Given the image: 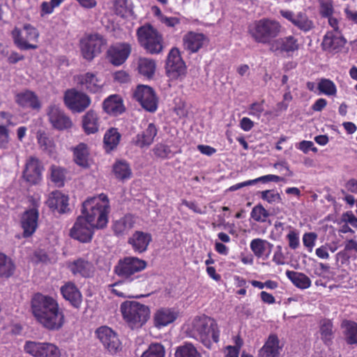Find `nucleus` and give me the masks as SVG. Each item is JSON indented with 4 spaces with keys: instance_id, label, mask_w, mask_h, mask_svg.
<instances>
[{
    "instance_id": "obj_1",
    "label": "nucleus",
    "mask_w": 357,
    "mask_h": 357,
    "mask_svg": "<svg viewBox=\"0 0 357 357\" xmlns=\"http://www.w3.org/2000/svg\"><path fill=\"white\" fill-rule=\"evenodd\" d=\"M31 303L33 315L45 328L55 331L63 327L64 314L54 298L37 293Z\"/></svg>"
},
{
    "instance_id": "obj_2",
    "label": "nucleus",
    "mask_w": 357,
    "mask_h": 357,
    "mask_svg": "<svg viewBox=\"0 0 357 357\" xmlns=\"http://www.w3.org/2000/svg\"><path fill=\"white\" fill-rule=\"evenodd\" d=\"M82 213L84 218L96 229L104 228L108 222L109 204L107 196L100 194L98 197L87 199L82 204Z\"/></svg>"
},
{
    "instance_id": "obj_3",
    "label": "nucleus",
    "mask_w": 357,
    "mask_h": 357,
    "mask_svg": "<svg viewBox=\"0 0 357 357\" xmlns=\"http://www.w3.org/2000/svg\"><path fill=\"white\" fill-rule=\"evenodd\" d=\"M192 337L211 349L213 343L219 342L220 330L216 321L202 315L194 319L191 329Z\"/></svg>"
},
{
    "instance_id": "obj_4",
    "label": "nucleus",
    "mask_w": 357,
    "mask_h": 357,
    "mask_svg": "<svg viewBox=\"0 0 357 357\" xmlns=\"http://www.w3.org/2000/svg\"><path fill=\"white\" fill-rule=\"evenodd\" d=\"M282 24L275 20L262 18L255 20L248 26V33L257 43L270 44L281 33Z\"/></svg>"
},
{
    "instance_id": "obj_5",
    "label": "nucleus",
    "mask_w": 357,
    "mask_h": 357,
    "mask_svg": "<svg viewBox=\"0 0 357 357\" xmlns=\"http://www.w3.org/2000/svg\"><path fill=\"white\" fill-rule=\"evenodd\" d=\"M147 266V262L136 257H125L120 259L114 267V273L121 279L130 283L138 280L144 281L146 276L139 273Z\"/></svg>"
},
{
    "instance_id": "obj_6",
    "label": "nucleus",
    "mask_w": 357,
    "mask_h": 357,
    "mask_svg": "<svg viewBox=\"0 0 357 357\" xmlns=\"http://www.w3.org/2000/svg\"><path fill=\"white\" fill-rule=\"evenodd\" d=\"M121 312L132 329L141 328L150 317L149 307L137 301L123 302L121 305Z\"/></svg>"
},
{
    "instance_id": "obj_7",
    "label": "nucleus",
    "mask_w": 357,
    "mask_h": 357,
    "mask_svg": "<svg viewBox=\"0 0 357 357\" xmlns=\"http://www.w3.org/2000/svg\"><path fill=\"white\" fill-rule=\"evenodd\" d=\"M138 41L146 52L151 54L162 52V36L153 26L146 24L137 30Z\"/></svg>"
},
{
    "instance_id": "obj_8",
    "label": "nucleus",
    "mask_w": 357,
    "mask_h": 357,
    "mask_svg": "<svg viewBox=\"0 0 357 357\" xmlns=\"http://www.w3.org/2000/svg\"><path fill=\"white\" fill-rule=\"evenodd\" d=\"M11 36L14 44L20 50H36L39 32L30 24H24L22 29L15 27Z\"/></svg>"
},
{
    "instance_id": "obj_9",
    "label": "nucleus",
    "mask_w": 357,
    "mask_h": 357,
    "mask_svg": "<svg viewBox=\"0 0 357 357\" xmlns=\"http://www.w3.org/2000/svg\"><path fill=\"white\" fill-rule=\"evenodd\" d=\"M106 44V39L100 34L88 35L80 40L81 54L84 59L91 61L101 53Z\"/></svg>"
},
{
    "instance_id": "obj_10",
    "label": "nucleus",
    "mask_w": 357,
    "mask_h": 357,
    "mask_svg": "<svg viewBox=\"0 0 357 357\" xmlns=\"http://www.w3.org/2000/svg\"><path fill=\"white\" fill-rule=\"evenodd\" d=\"M132 98L143 109L155 112L158 109V100L155 91L147 85H138L132 92Z\"/></svg>"
},
{
    "instance_id": "obj_11",
    "label": "nucleus",
    "mask_w": 357,
    "mask_h": 357,
    "mask_svg": "<svg viewBox=\"0 0 357 357\" xmlns=\"http://www.w3.org/2000/svg\"><path fill=\"white\" fill-rule=\"evenodd\" d=\"M26 353L33 357H61L60 349L53 343L26 341L24 346Z\"/></svg>"
},
{
    "instance_id": "obj_12",
    "label": "nucleus",
    "mask_w": 357,
    "mask_h": 357,
    "mask_svg": "<svg viewBox=\"0 0 357 357\" xmlns=\"http://www.w3.org/2000/svg\"><path fill=\"white\" fill-rule=\"evenodd\" d=\"M63 100L69 109L77 113L84 112L91 102L88 95L75 89H68L65 92Z\"/></svg>"
},
{
    "instance_id": "obj_13",
    "label": "nucleus",
    "mask_w": 357,
    "mask_h": 357,
    "mask_svg": "<svg viewBox=\"0 0 357 357\" xmlns=\"http://www.w3.org/2000/svg\"><path fill=\"white\" fill-rule=\"evenodd\" d=\"M96 228L84 216H79L74 225L70 230L71 238L82 243H88L91 241L93 235V229Z\"/></svg>"
},
{
    "instance_id": "obj_14",
    "label": "nucleus",
    "mask_w": 357,
    "mask_h": 357,
    "mask_svg": "<svg viewBox=\"0 0 357 357\" xmlns=\"http://www.w3.org/2000/svg\"><path fill=\"white\" fill-rule=\"evenodd\" d=\"M280 14L298 30L304 33L310 31L314 27L313 21L310 19L305 12L294 13L289 10H280Z\"/></svg>"
},
{
    "instance_id": "obj_15",
    "label": "nucleus",
    "mask_w": 357,
    "mask_h": 357,
    "mask_svg": "<svg viewBox=\"0 0 357 357\" xmlns=\"http://www.w3.org/2000/svg\"><path fill=\"white\" fill-rule=\"evenodd\" d=\"M185 65L181 57L179 50L172 48L167 56L166 62V70L169 77L177 79L185 73Z\"/></svg>"
},
{
    "instance_id": "obj_16",
    "label": "nucleus",
    "mask_w": 357,
    "mask_h": 357,
    "mask_svg": "<svg viewBox=\"0 0 357 357\" xmlns=\"http://www.w3.org/2000/svg\"><path fill=\"white\" fill-rule=\"evenodd\" d=\"M98 338L105 349L109 353L115 354L121 348V342L116 333L107 326H102L96 330Z\"/></svg>"
},
{
    "instance_id": "obj_17",
    "label": "nucleus",
    "mask_w": 357,
    "mask_h": 357,
    "mask_svg": "<svg viewBox=\"0 0 357 357\" xmlns=\"http://www.w3.org/2000/svg\"><path fill=\"white\" fill-rule=\"evenodd\" d=\"M131 52L130 44L126 43H117L109 47L107 50L109 61L114 66L123 64L128 58Z\"/></svg>"
},
{
    "instance_id": "obj_18",
    "label": "nucleus",
    "mask_w": 357,
    "mask_h": 357,
    "mask_svg": "<svg viewBox=\"0 0 357 357\" xmlns=\"http://www.w3.org/2000/svg\"><path fill=\"white\" fill-rule=\"evenodd\" d=\"M47 114L50 123L55 129L62 130L70 128L73 125L69 116L56 105H50Z\"/></svg>"
},
{
    "instance_id": "obj_19",
    "label": "nucleus",
    "mask_w": 357,
    "mask_h": 357,
    "mask_svg": "<svg viewBox=\"0 0 357 357\" xmlns=\"http://www.w3.org/2000/svg\"><path fill=\"white\" fill-rule=\"evenodd\" d=\"M43 170V167L40 161L35 157H30L26 162L23 178L30 184H37L42 179Z\"/></svg>"
},
{
    "instance_id": "obj_20",
    "label": "nucleus",
    "mask_w": 357,
    "mask_h": 357,
    "mask_svg": "<svg viewBox=\"0 0 357 357\" xmlns=\"http://www.w3.org/2000/svg\"><path fill=\"white\" fill-rule=\"evenodd\" d=\"M68 268L74 276L84 278H91L95 273L93 264L91 261L82 258H79L69 262Z\"/></svg>"
},
{
    "instance_id": "obj_21",
    "label": "nucleus",
    "mask_w": 357,
    "mask_h": 357,
    "mask_svg": "<svg viewBox=\"0 0 357 357\" xmlns=\"http://www.w3.org/2000/svg\"><path fill=\"white\" fill-rule=\"evenodd\" d=\"M151 241V234L142 231H135L128 238V243L131 245L135 253L142 254L147 250Z\"/></svg>"
},
{
    "instance_id": "obj_22",
    "label": "nucleus",
    "mask_w": 357,
    "mask_h": 357,
    "mask_svg": "<svg viewBox=\"0 0 357 357\" xmlns=\"http://www.w3.org/2000/svg\"><path fill=\"white\" fill-rule=\"evenodd\" d=\"M78 84L82 89L93 93L102 91L103 82L99 79L96 73H86L77 77Z\"/></svg>"
},
{
    "instance_id": "obj_23",
    "label": "nucleus",
    "mask_w": 357,
    "mask_h": 357,
    "mask_svg": "<svg viewBox=\"0 0 357 357\" xmlns=\"http://www.w3.org/2000/svg\"><path fill=\"white\" fill-rule=\"evenodd\" d=\"M38 211L36 208H31L23 213L21 225L24 230V237H29L35 232L38 227Z\"/></svg>"
},
{
    "instance_id": "obj_24",
    "label": "nucleus",
    "mask_w": 357,
    "mask_h": 357,
    "mask_svg": "<svg viewBox=\"0 0 357 357\" xmlns=\"http://www.w3.org/2000/svg\"><path fill=\"white\" fill-rule=\"evenodd\" d=\"M158 128L156 126L150 123L147 127L140 133H138L132 139L133 144L141 148L149 147L154 141V138L157 135Z\"/></svg>"
},
{
    "instance_id": "obj_25",
    "label": "nucleus",
    "mask_w": 357,
    "mask_h": 357,
    "mask_svg": "<svg viewBox=\"0 0 357 357\" xmlns=\"http://www.w3.org/2000/svg\"><path fill=\"white\" fill-rule=\"evenodd\" d=\"M47 205L53 211L59 213H66L69 211L68 197L60 191L52 192L47 200Z\"/></svg>"
},
{
    "instance_id": "obj_26",
    "label": "nucleus",
    "mask_w": 357,
    "mask_h": 357,
    "mask_svg": "<svg viewBox=\"0 0 357 357\" xmlns=\"http://www.w3.org/2000/svg\"><path fill=\"white\" fill-rule=\"evenodd\" d=\"M282 346L277 335L271 334L264 346L259 351V357H279Z\"/></svg>"
},
{
    "instance_id": "obj_27",
    "label": "nucleus",
    "mask_w": 357,
    "mask_h": 357,
    "mask_svg": "<svg viewBox=\"0 0 357 357\" xmlns=\"http://www.w3.org/2000/svg\"><path fill=\"white\" fill-rule=\"evenodd\" d=\"M60 291L63 298L68 301L73 306L77 308L79 307L82 296L75 283L72 282L65 283L61 286Z\"/></svg>"
},
{
    "instance_id": "obj_28",
    "label": "nucleus",
    "mask_w": 357,
    "mask_h": 357,
    "mask_svg": "<svg viewBox=\"0 0 357 357\" xmlns=\"http://www.w3.org/2000/svg\"><path fill=\"white\" fill-rule=\"evenodd\" d=\"M250 247L255 257L266 259L272 252L273 244L265 239L257 238L251 241Z\"/></svg>"
},
{
    "instance_id": "obj_29",
    "label": "nucleus",
    "mask_w": 357,
    "mask_h": 357,
    "mask_svg": "<svg viewBox=\"0 0 357 357\" xmlns=\"http://www.w3.org/2000/svg\"><path fill=\"white\" fill-rule=\"evenodd\" d=\"M346 43V40L333 31L326 33L321 43L322 49L324 51L333 52L339 51Z\"/></svg>"
},
{
    "instance_id": "obj_30",
    "label": "nucleus",
    "mask_w": 357,
    "mask_h": 357,
    "mask_svg": "<svg viewBox=\"0 0 357 357\" xmlns=\"http://www.w3.org/2000/svg\"><path fill=\"white\" fill-rule=\"evenodd\" d=\"M206 37L202 33L195 32H189L183 37L184 48L191 53L197 52L200 48L202 47Z\"/></svg>"
},
{
    "instance_id": "obj_31",
    "label": "nucleus",
    "mask_w": 357,
    "mask_h": 357,
    "mask_svg": "<svg viewBox=\"0 0 357 357\" xmlns=\"http://www.w3.org/2000/svg\"><path fill=\"white\" fill-rule=\"evenodd\" d=\"M15 100L20 106L24 108L39 109L41 106L37 96L31 91L17 93Z\"/></svg>"
},
{
    "instance_id": "obj_32",
    "label": "nucleus",
    "mask_w": 357,
    "mask_h": 357,
    "mask_svg": "<svg viewBox=\"0 0 357 357\" xmlns=\"http://www.w3.org/2000/svg\"><path fill=\"white\" fill-rule=\"evenodd\" d=\"M103 109L112 116L119 115L125 110L123 100L118 95H112L105 99L103 102Z\"/></svg>"
},
{
    "instance_id": "obj_33",
    "label": "nucleus",
    "mask_w": 357,
    "mask_h": 357,
    "mask_svg": "<svg viewBox=\"0 0 357 357\" xmlns=\"http://www.w3.org/2000/svg\"><path fill=\"white\" fill-rule=\"evenodd\" d=\"M176 313L169 308L158 310L154 315L155 326L157 328L166 326L176 319Z\"/></svg>"
},
{
    "instance_id": "obj_34",
    "label": "nucleus",
    "mask_w": 357,
    "mask_h": 357,
    "mask_svg": "<svg viewBox=\"0 0 357 357\" xmlns=\"http://www.w3.org/2000/svg\"><path fill=\"white\" fill-rule=\"evenodd\" d=\"M82 126L86 133L93 134L98 130L99 119L93 110L88 111L83 116Z\"/></svg>"
},
{
    "instance_id": "obj_35",
    "label": "nucleus",
    "mask_w": 357,
    "mask_h": 357,
    "mask_svg": "<svg viewBox=\"0 0 357 357\" xmlns=\"http://www.w3.org/2000/svg\"><path fill=\"white\" fill-rule=\"evenodd\" d=\"M121 135L117 128H111L108 129L103 137V143L105 151L108 153L115 149L120 142Z\"/></svg>"
},
{
    "instance_id": "obj_36",
    "label": "nucleus",
    "mask_w": 357,
    "mask_h": 357,
    "mask_svg": "<svg viewBox=\"0 0 357 357\" xmlns=\"http://www.w3.org/2000/svg\"><path fill=\"white\" fill-rule=\"evenodd\" d=\"M112 172L115 178L119 181H125L131 178L132 169L130 165L125 160H117L113 165Z\"/></svg>"
},
{
    "instance_id": "obj_37",
    "label": "nucleus",
    "mask_w": 357,
    "mask_h": 357,
    "mask_svg": "<svg viewBox=\"0 0 357 357\" xmlns=\"http://www.w3.org/2000/svg\"><path fill=\"white\" fill-rule=\"evenodd\" d=\"M286 275L298 288L305 289L311 286V280L310 278L303 273L288 270L286 271Z\"/></svg>"
},
{
    "instance_id": "obj_38",
    "label": "nucleus",
    "mask_w": 357,
    "mask_h": 357,
    "mask_svg": "<svg viewBox=\"0 0 357 357\" xmlns=\"http://www.w3.org/2000/svg\"><path fill=\"white\" fill-rule=\"evenodd\" d=\"M133 225L132 217L130 215H126L114 222L113 230L116 236H122L128 233L132 228Z\"/></svg>"
},
{
    "instance_id": "obj_39",
    "label": "nucleus",
    "mask_w": 357,
    "mask_h": 357,
    "mask_svg": "<svg viewBox=\"0 0 357 357\" xmlns=\"http://www.w3.org/2000/svg\"><path fill=\"white\" fill-rule=\"evenodd\" d=\"M15 265L4 253L0 252V278H9L15 273Z\"/></svg>"
},
{
    "instance_id": "obj_40",
    "label": "nucleus",
    "mask_w": 357,
    "mask_h": 357,
    "mask_svg": "<svg viewBox=\"0 0 357 357\" xmlns=\"http://www.w3.org/2000/svg\"><path fill=\"white\" fill-rule=\"evenodd\" d=\"M74 158L75 162L83 167H89V149L87 145L84 143H79L74 148Z\"/></svg>"
},
{
    "instance_id": "obj_41",
    "label": "nucleus",
    "mask_w": 357,
    "mask_h": 357,
    "mask_svg": "<svg viewBox=\"0 0 357 357\" xmlns=\"http://www.w3.org/2000/svg\"><path fill=\"white\" fill-rule=\"evenodd\" d=\"M344 328L345 341L348 344H357V324L354 321H344L342 324Z\"/></svg>"
},
{
    "instance_id": "obj_42",
    "label": "nucleus",
    "mask_w": 357,
    "mask_h": 357,
    "mask_svg": "<svg viewBox=\"0 0 357 357\" xmlns=\"http://www.w3.org/2000/svg\"><path fill=\"white\" fill-rule=\"evenodd\" d=\"M155 70V63L153 59L148 58H140L138 61V70L139 73L146 77L151 78Z\"/></svg>"
},
{
    "instance_id": "obj_43",
    "label": "nucleus",
    "mask_w": 357,
    "mask_h": 357,
    "mask_svg": "<svg viewBox=\"0 0 357 357\" xmlns=\"http://www.w3.org/2000/svg\"><path fill=\"white\" fill-rule=\"evenodd\" d=\"M130 282L124 281L121 279L120 280L114 282V284L108 286V289L114 295L121 298H130L131 295L129 294L128 285Z\"/></svg>"
},
{
    "instance_id": "obj_44",
    "label": "nucleus",
    "mask_w": 357,
    "mask_h": 357,
    "mask_svg": "<svg viewBox=\"0 0 357 357\" xmlns=\"http://www.w3.org/2000/svg\"><path fill=\"white\" fill-rule=\"evenodd\" d=\"M174 356L175 357H201L196 347L192 343L188 342L178 347Z\"/></svg>"
},
{
    "instance_id": "obj_45",
    "label": "nucleus",
    "mask_w": 357,
    "mask_h": 357,
    "mask_svg": "<svg viewBox=\"0 0 357 357\" xmlns=\"http://www.w3.org/2000/svg\"><path fill=\"white\" fill-rule=\"evenodd\" d=\"M333 323L329 319H324L321 322L320 333L324 342L329 345L333 339Z\"/></svg>"
},
{
    "instance_id": "obj_46",
    "label": "nucleus",
    "mask_w": 357,
    "mask_h": 357,
    "mask_svg": "<svg viewBox=\"0 0 357 357\" xmlns=\"http://www.w3.org/2000/svg\"><path fill=\"white\" fill-rule=\"evenodd\" d=\"M114 13L121 17H125L131 12L130 0H114L113 1Z\"/></svg>"
},
{
    "instance_id": "obj_47",
    "label": "nucleus",
    "mask_w": 357,
    "mask_h": 357,
    "mask_svg": "<svg viewBox=\"0 0 357 357\" xmlns=\"http://www.w3.org/2000/svg\"><path fill=\"white\" fill-rule=\"evenodd\" d=\"M259 197L269 204H280L282 202V197L280 193L275 189L265 190L259 192Z\"/></svg>"
},
{
    "instance_id": "obj_48",
    "label": "nucleus",
    "mask_w": 357,
    "mask_h": 357,
    "mask_svg": "<svg viewBox=\"0 0 357 357\" xmlns=\"http://www.w3.org/2000/svg\"><path fill=\"white\" fill-rule=\"evenodd\" d=\"M282 52L287 54L292 53L299 49V44L298 39L293 36H288L286 37L280 38Z\"/></svg>"
},
{
    "instance_id": "obj_49",
    "label": "nucleus",
    "mask_w": 357,
    "mask_h": 357,
    "mask_svg": "<svg viewBox=\"0 0 357 357\" xmlns=\"http://www.w3.org/2000/svg\"><path fill=\"white\" fill-rule=\"evenodd\" d=\"M318 89L320 93L326 96H335L337 93V88L333 81L328 79L322 78L318 83Z\"/></svg>"
},
{
    "instance_id": "obj_50",
    "label": "nucleus",
    "mask_w": 357,
    "mask_h": 357,
    "mask_svg": "<svg viewBox=\"0 0 357 357\" xmlns=\"http://www.w3.org/2000/svg\"><path fill=\"white\" fill-rule=\"evenodd\" d=\"M250 216L256 222H265L270 216V213L262 204H258L252 208Z\"/></svg>"
},
{
    "instance_id": "obj_51",
    "label": "nucleus",
    "mask_w": 357,
    "mask_h": 357,
    "mask_svg": "<svg viewBox=\"0 0 357 357\" xmlns=\"http://www.w3.org/2000/svg\"><path fill=\"white\" fill-rule=\"evenodd\" d=\"M164 347L160 343L151 344L141 357H165Z\"/></svg>"
},
{
    "instance_id": "obj_52",
    "label": "nucleus",
    "mask_w": 357,
    "mask_h": 357,
    "mask_svg": "<svg viewBox=\"0 0 357 357\" xmlns=\"http://www.w3.org/2000/svg\"><path fill=\"white\" fill-rule=\"evenodd\" d=\"M65 175L63 169L56 166L51 167V180L57 186L63 185Z\"/></svg>"
},
{
    "instance_id": "obj_53",
    "label": "nucleus",
    "mask_w": 357,
    "mask_h": 357,
    "mask_svg": "<svg viewBox=\"0 0 357 357\" xmlns=\"http://www.w3.org/2000/svg\"><path fill=\"white\" fill-rule=\"evenodd\" d=\"M319 13L324 17H328L333 15V6L331 0H321Z\"/></svg>"
},
{
    "instance_id": "obj_54",
    "label": "nucleus",
    "mask_w": 357,
    "mask_h": 357,
    "mask_svg": "<svg viewBox=\"0 0 357 357\" xmlns=\"http://www.w3.org/2000/svg\"><path fill=\"white\" fill-rule=\"evenodd\" d=\"M317 234L314 232L305 233L303 236V243L309 252H312L315 245Z\"/></svg>"
},
{
    "instance_id": "obj_55",
    "label": "nucleus",
    "mask_w": 357,
    "mask_h": 357,
    "mask_svg": "<svg viewBox=\"0 0 357 357\" xmlns=\"http://www.w3.org/2000/svg\"><path fill=\"white\" fill-rule=\"evenodd\" d=\"M289 246L292 250L297 249L300 245L298 233L294 229H291L287 235Z\"/></svg>"
},
{
    "instance_id": "obj_56",
    "label": "nucleus",
    "mask_w": 357,
    "mask_h": 357,
    "mask_svg": "<svg viewBox=\"0 0 357 357\" xmlns=\"http://www.w3.org/2000/svg\"><path fill=\"white\" fill-rule=\"evenodd\" d=\"M153 151L157 157L161 158H166L171 153L170 148L167 145L163 144H156L154 146Z\"/></svg>"
},
{
    "instance_id": "obj_57",
    "label": "nucleus",
    "mask_w": 357,
    "mask_h": 357,
    "mask_svg": "<svg viewBox=\"0 0 357 357\" xmlns=\"http://www.w3.org/2000/svg\"><path fill=\"white\" fill-rule=\"evenodd\" d=\"M9 144L8 130L5 126H0V149H6Z\"/></svg>"
},
{
    "instance_id": "obj_58",
    "label": "nucleus",
    "mask_w": 357,
    "mask_h": 357,
    "mask_svg": "<svg viewBox=\"0 0 357 357\" xmlns=\"http://www.w3.org/2000/svg\"><path fill=\"white\" fill-rule=\"evenodd\" d=\"M249 109H250V111L248 112L249 115L256 116L257 118L259 119L261 113L264 112L263 102H256L251 104Z\"/></svg>"
},
{
    "instance_id": "obj_59",
    "label": "nucleus",
    "mask_w": 357,
    "mask_h": 357,
    "mask_svg": "<svg viewBox=\"0 0 357 357\" xmlns=\"http://www.w3.org/2000/svg\"><path fill=\"white\" fill-rule=\"evenodd\" d=\"M273 261H274L277 265H282L284 264V256L282 252L281 245L276 246V250L273 255Z\"/></svg>"
},
{
    "instance_id": "obj_60",
    "label": "nucleus",
    "mask_w": 357,
    "mask_h": 357,
    "mask_svg": "<svg viewBox=\"0 0 357 357\" xmlns=\"http://www.w3.org/2000/svg\"><path fill=\"white\" fill-rule=\"evenodd\" d=\"M342 220L345 223H349L352 227H357V218L351 211L346 212L342 215Z\"/></svg>"
},
{
    "instance_id": "obj_61",
    "label": "nucleus",
    "mask_w": 357,
    "mask_h": 357,
    "mask_svg": "<svg viewBox=\"0 0 357 357\" xmlns=\"http://www.w3.org/2000/svg\"><path fill=\"white\" fill-rule=\"evenodd\" d=\"M298 149L305 153H307L310 150H312L314 152L317 151V149L314 147L313 142L310 141H302L299 144Z\"/></svg>"
},
{
    "instance_id": "obj_62",
    "label": "nucleus",
    "mask_w": 357,
    "mask_h": 357,
    "mask_svg": "<svg viewBox=\"0 0 357 357\" xmlns=\"http://www.w3.org/2000/svg\"><path fill=\"white\" fill-rule=\"evenodd\" d=\"M240 127L243 130L248 132L254 127V122L248 117H243L240 121Z\"/></svg>"
},
{
    "instance_id": "obj_63",
    "label": "nucleus",
    "mask_w": 357,
    "mask_h": 357,
    "mask_svg": "<svg viewBox=\"0 0 357 357\" xmlns=\"http://www.w3.org/2000/svg\"><path fill=\"white\" fill-rule=\"evenodd\" d=\"M197 149L204 155L211 156L216 152V149L208 145L199 144Z\"/></svg>"
},
{
    "instance_id": "obj_64",
    "label": "nucleus",
    "mask_w": 357,
    "mask_h": 357,
    "mask_svg": "<svg viewBox=\"0 0 357 357\" xmlns=\"http://www.w3.org/2000/svg\"><path fill=\"white\" fill-rule=\"evenodd\" d=\"M316 255L320 258L324 259H327L329 258V254L328 252V245H324L321 247L316 249L315 251Z\"/></svg>"
}]
</instances>
